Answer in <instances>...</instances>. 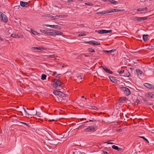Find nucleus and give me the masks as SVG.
Segmentation results:
<instances>
[{"label":"nucleus","mask_w":154,"mask_h":154,"mask_svg":"<svg viewBox=\"0 0 154 154\" xmlns=\"http://www.w3.org/2000/svg\"><path fill=\"white\" fill-rule=\"evenodd\" d=\"M60 118H54L53 119H52V120H49V121H57L58 119H59Z\"/></svg>","instance_id":"4c0bfd02"},{"label":"nucleus","mask_w":154,"mask_h":154,"mask_svg":"<svg viewBox=\"0 0 154 154\" xmlns=\"http://www.w3.org/2000/svg\"><path fill=\"white\" fill-rule=\"evenodd\" d=\"M20 5L23 7H27L29 6V5L27 2H23L21 1L20 2Z\"/></svg>","instance_id":"9d476101"},{"label":"nucleus","mask_w":154,"mask_h":154,"mask_svg":"<svg viewBox=\"0 0 154 154\" xmlns=\"http://www.w3.org/2000/svg\"><path fill=\"white\" fill-rule=\"evenodd\" d=\"M104 154H109V153L106 152H104Z\"/></svg>","instance_id":"13d9d810"},{"label":"nucleus","mask_w":154,"mask_h":154,"mask_svg":"<svg viewBox=\"0 0 154 154\" xmlns=\"http://www.w3.org/2000/svg\"><path fill=\"white\" fill-rule=\"evenodd\" d=\"M41 31L48 35H53V32H49L47 30H40Z\"/></svg>","instance_id":"423d86ee"},{"label":"nucleus","mask_w":154,"mask_h":154,"mask_svg":"<svg viewBox=\"0 0 154 154\" xmlns=\"http://www.w3.org/2000/svg\"><path fill=\"white\" fill-rule=\"evenodd\" d=\"M148 19L147 17H140V22L141 21H143L144 20H146Z\"/></svg>","instance_id":"393cba45"},{"label":"nucleus","mask_w":154,"mask_h":154,"mask_svg":"<svg viewBox=\"0 0 154 154\" xmlns=\"http://www.w3.org/2000/svg\"><path fill=\"white\" fill-rule=\"evenodd\" d=\"M105 143H107L108 144H114V143H112V142L109 143V142H106Z\"/></svg>","instance_id":"09e8293b"},{"label":"nucleus","mask_w":154,"mask_h":154,"mask_svg":"<svg viewBox=\"0 0 154 154\" xmlns=\"http://www.w3.org/2000/svg\"><path fill=\"white\" fill-rule=\"evenodd\" d=\"M102 67L103 68V69L106 72L110 74H112L113 73V72L112 71H111L109 69H107L106 66H102Z\"/></svg>","instance_id":"ddd939ff"},{"label":"nucleus","mask_w":154,"mask_h":154,"mask_svg":"<svg viewBox=\"0 0 154 154\" xmlns=\"http://www.w3.org/2000/svg\"><path fill=\"white\" fill-rule=\"evenodd\" d=\"M97 14L98 15L102 14L101 12H99L97 13Z\"/></svg>","instance_id":"3c124183"},{"label":"nucleus","mask_w":154,"mask_h":154,"mask_svg":"<svg viewBox=\"0 0 154 154\" xmlns=\"http://www.w3.org/2000/svg\"><path fill=\"white\" fill-rule=\"evenodd\" d=\"M47 75L44 74H42L41 76V79L43 80H45L46 79Z\"/></svg>","instance_id":"bb28decb"},{"label":"nucleus","mask_w":154,"mask_h":154,"mask_svg":"<svg viewBox=\"0 0 154 154\" xmlns=\"http://www.w3.org/2000/svg\"><path fill=\"white\" fill-rule=\"evenodd\" d=\"M50 27L52 28H54L55 29H59L60 27L57 25H52L50 26Z\"/></svg>","instance_id":"5701e85b"},{"label":"nucleus","mask_w":154,"mask_h":154,"mask_svg":"<svg viewBox=\"0 0 154 154\" xmlns=\"http://www.w3.org/2000/svg\"><path fill=\"white\" fill-rule=\"evenodd\" d=\"M45 26H49L50 27V26H51V25H45Z\"/></svg>","instance_id":"052dcab7"},{"label":"nucleus","mask_w":154,"mask_h":154,"mask_svg":"<svg viewBox=\"0 0 154 154\" xmlns=\"http://www.w3.org/2000/svg\"><path fill=\"white\" fill-rule=\"evenodd\" d=\"M112 147L113 149L117 150V149H118V147L114 145L112 146Z\"/></svg>","instance_id":"473e14b6"},{"label":"nucleus","mask_w":154,"mask_h":154,"mask_svg":"<svg viewBox=\"0 0 154 154\" xmlns=\"http://www.w3.org/2000/svg\"><path fill=\"white\" fill-rule=\"evenodd\" d=\"M57 72H54L53 74L52 75V76H54L55 75L57 74Z\"/></svg>","instance_id":"8fccbe9b"},{"label":"nucleus","mask_w":154,"mask_h":154,"mask_svg":"<svg viewBox=\"0 0 154 154\" xmlns=\"http://www.w3.org/2000/svg\"><path fill=\"white\" fill-rule=\"evenodd\" d=\"M102 1H103L104 2H106L107 1L106 0H102Z\"/></svg>","instance_id":"69168bd1"},{"label":"nucleus","mask_w":154,"mask_h":154,"mask_svg":"<svg viewBox=\"0 0 154 154\" xmlns=\"http://www.w3.org/2000/svg\"><path fill=\"white\" fill-rule=\"evenodd\" d=\"M84 127H85V126H84V125H83L80 126L79 127V128H77V129H79V128H81V127L82 128H84Z\"/></svg>","instance_id":"37998d69"},{"label":"nucleus","mask_w":154,"mask_h":154,"mask_svg":"<svg viewBox=\"0 0 154 154\" xmlns=\"http://www.w3.org/2000/svg\"><path fill=\"white\" fill-rule=\"evenodd\" d=\"M33 48L34 50H38L41 51H42L43 50H45L46 49V48L42 47H33Z\"/></svg>","instance_id":"dca6fc26"},{"label":"nucleus","mask_w":154,"mask_h":154,"mask_svg":"<svg viewBox=\"0 0 154 154\" xmlns=\"http://www.w3.org/2000/svg\"><path fill=\"white\" fill-rule=\"evenodd\" d=\"M84 96H82V97H81V98H84Z\"/></svg>","instance_id":"338daca9"},{"label":"nucleus","mask_w":154,"mask_h":154,"mask_svg":"<svg viewBox=\"0 0 154 154\" xmlns=\"http://www.w3.org/2000/svg\"><path fill=\"white\" fill-rule=\"evenodd\" d=\"M125 116V117H126V118H129V117H128V116Z\"/></svg>","instance_id":"774afa93"},{"label":"nucleus","mask_w":154,"mask_h":154,"mask_svg":"<svg viewBox=\"0 0 154 154\" xmlns=\"http://www.w3.org/2000/svg\"><path fill=\"white\" fill-rule=\"evenodd\" d=\"M3 13H2V12H0V17L2 16V15L3 14Z\"/></svg>","instance_id":"4d7b16f0"},{"label":"nucleus","mask_w":154,"mask_h":154,"mask_svg":"<svg viewBox=\"0 0 154 154\" xmlns=\"http://www.w3.org/2000/svg\"><path fill=\"white\" fill-rule=\"evenodd\" d=\"M144 85L146 88L150 89H154V87L153 86V85L148 83H144Z\"/></svg>","instance_id":"39448f33"},{"label":"nucleus","mask_w":154,"mask_h":154,"mask_svg":"<svg viewBox=\"0 0 154 154\" xmlns=\"http://www.w3.org/2000/svg\"><path fill=\"white\" fill-rule=\"evenodd\" d=\"M110 2L114 5H116L117 3V2L115 1L114 0H111L110 1Z\"/></svg>","instance_id":"c85d7f7f"},{"label":"nucleus","mask_w":154,"mask_h":154,"mask_svg":"<svg viewBox=\"0 0 154 154\" xmlns=\"http://www.w3.org/2000/svg\"><path fill=\"white\" fill-rule=\"evenodd\" d=\"M53 35H62L63 34V32L59 31H53Z\"/></svg>","instance_id":"2eb2a0df"},{"label":"nucleus","mask_w":154,"mask_h":154,"mask_svg":"<svg viewBox=\"0 0 154 154\" xmlns=\"http://www.w3.org/2000/svg\"><path fill=\"white\" fill-rule=\"evenodd\" d=\"M115 51V49H113L109 51H106L104 50H103V51L105 53H112L114 52Z\"/></svg>","instance_id":"a211bd4d"},{"label":"nucleus","mask_w":154,"mask_h":154,"mask_svg":"<svg viewBox=\"0 0 154 154\" xmlns=\"http://www.w3.org/2000/svg\"><path fill=\"white\" fill-rule=\"evenodd\" d=\"M137 74L139 76H143L144 74L143 72L140 69H137L136 70Z\"/></svg>","instance_id":"1a4fd4ad"},{"label":"nucleus","mask_w":154,"mask_h":154,"mask_svg":"<svg viewBox=\"0 0 154 154\" xmlns=\"http://www.w3.org/2000/svg\"><path fill=\"white\" fill-rule=\"evenodd\" d=\"M140 137L143 138L147 143H149V142L148 140H147V139H146V138H145L144 137H143V136H141V137Z\"/></svg>","instance_id":"f704fd0d"},{"label":"nucleus","mask_w":154,"mask_h":154,"mask_svg":"<svg viewBox=\"0 0 154 154\" xmlns=\"http://www.w3.org/2000/svg\"><path fill=\"white\" fill-rule=\"evenodd\" d=\"M102 14L110 13V11H103L101 12Z\"/></svg>","instance_id":"cd10ccee"},{"label":"nucleus","mask_w":154,"mask_h":154,"mask_svg":"<svg viewBox=\"0 0 154 154\" xmlns=\"http://www.w3.org/2000/svg\"><path fill=\"white\" fill-rule=\"evenodd\" d=\"M67 96V95L66 94L63 93V94L62 96L63 97H66Z\"/></svg>","instance_id":"603ef678"},{"label":"nucleus","mask_w":154,"mask_h":154,"mask_svg":"<svg viewBox=\"0 0 154 154\" xmlns=\"http://www.w3.org/2000/svg\"><path fill=\"white\" fill-rule=\"evenodd\" d=\"M146 96L152 98L154 97V94H153L152 92H148L146 94Z\"/></svg>","instance_id":"4468645a"},{"label":"nucleus","mask_w":154,"mask_h":154,"mask_svg":"<svg viewBox=\"0 0 154 154\" xmlns=\"http://www.w3.org/2000/svg\"><path fill=\"white\" fill-rule=\"evenodd\" d=\"M1 17V20H2L5 23H6L8 22V19L6 16L5 14H2Z\"/></svg>","instance_id":"6e6552de"},{"label":"nucleus","mask_w":154,"mask_h":154,"mask_svg":"<svg viewBox=\"0 0 154 154\" xmlns=\"http://www.w3.org/2000/svg\"><path fill=\"white\" fill-rule=\"evenodd\" d=\"M125 11L124 9H113V10L112 11H110V13H112V12H119V11Z\"/></svg>","instance_id":"f3484780"},{"label":"nucleus","mask_w":154,"mask_h":154,"mask_svg":"<svg viewBox=\"0 0 154 154\" xmlns=\"http://www.w3.org/2000/svg\"><path fill=\"white\" fill-rule=\"evenodd\" d=\"M61 84V82L58 79H54L51 82V85L53 87L59 90L62 88Z\"/></svg>","instance_id":"f257e3e1"},{"label":"nucleus","mask_w":154,"mask_h":154,"mask_svg":"<svg viewBox=\"0 0 154 154\" xmlns=\"http://www.w3.org/2000/svg\"><path fill=\"white\" fill-rule=\"evenodd\" d=\"M55 57V55L54 54H52L51 55H48L47 56V57L49 58H54Z\"/></svg>","instance_id":"c756f323"},{"label":"nucleus","mask_w":154,"mask_h":154,"mask_svg":"<svg viewBox=\"0 0 154 154\" xmlns=\"http://www.w3.org/2000/svg\"><path fill=\"white\" fill-rule=\"evenodd\" d=\"M148 37V35H143V39L144 42H146L147 40Z\"/></svg>","instance_id":"aec40b11"},{"label":"nucleus","mask_w":154,"mask_h":154,"mask_svg":"<svg viewBox=\"0 0 154 154\" xmlns=\"http://www.w3.org/2000/svg\"><path fill=\"white\" fill-rule=\"evenodd\" d=\"M59 91H54L53 92L54 94L55 95H58Z\"/></svg>","instance_id":"2f4dec72"},{"label":"nucleus","mask_w":154,"mask_h":154,"mask_svg":"<svg viewBox=\"0 0 154 154\" xmlns=\"http://www.w3.org/2000/svg\"><path fill=\"white\" fill-rule=\"evenodd\" d=\"M12 122H14V125H17L18 123V122L19 121L16 119H12Z\"/></svg>","instance_id":"b1692460"},{"label":"nucleus","mask_w":154,"mask_h":154,"mask_svg":"<svg viewBox=\"0 0 154 154\" xmlns=\"http://www.w3.org/2000/svg\"><path fill=\"white\" fill-rule=\"evenodd\" d=\"M24 110L25 112H26V115H30L31 116H33V115H33V114H29L26 111L25 109L24 108Z\"/></svg>","instance_id":"79ce46f5"},{"label":"nucleus","mask_w":154,"mask_h":154,"mask_svg":"<svg viewBox=\"0 0 154 154\" xmlns=\"http://www.w3.org/2000/svg\"><path fill=\"white\" fill-rule=\"evenodd\" d=\"M110 80L114 83H116L117 82L116 80L113 77H109Z\"/></svg>","instance_id":"6ab92c4d"},{"label":"nucleus","mask_w":154,"mask_h":154,"mask_svg":"<svg viewBox=\"0 0 154 154\" xmlns=\"http://www.w3.org/2000/svg\"><path fill=\"white\" fill-rule=\"evenodd\" d=\"M125 72L126 73V75L125 76H126L128 77H129L130 76V73L127 71H125Z\"/></svg>","instance_id":"c9c22d12"},{"label":"nucleus","mask_w":154,"mask_h":154,"mask_svg":"<svg viewBox=\"0 0 154 154\" xmlns=\"http://www.w3.org/2000/svg\"><path fill=\"white\" fill-rule=\"evenodd\" d=\"M117 150L119 151H121L122 150V149L118 147V149H117Z\"/></svg>","instance_id":"c03bdc74"},{"label":"nucleus","mask_w":154,"mask_h":154,"mask_svg":"<svg viewBox=\"0 0 154 154\" xmlns=\"http://www.w3.org/2000/svg\"><path fill=\"white\" fill-rule=\"evenodd\" d=\"M85 4L88 6H92L93 4L91 3H85Z\"/></svg>","instance_id":"e433bc0d"},{"label":"nucleus","mask_w":154,"mask_h":154,"mask_svg":"<svg viewBox=\"0 0 154 154\" xmlns=\"http://www.w3.org/2000/svg\"><path fill=\"white\" fill-rule=\"evenodd\" d=\"M127 98L125 97H121L119 99V103H124L126 102Z\"/></svg>","instance_id":"9b49d317"},{"label":"nucleus","mask_w":154,"mask_h":154,"mask_svg":"<svg viewBox=\"0 0 154 154\" xmlns=\"http://www.w3.org/2000/svg\"><path fill=\"white\" fill-rule=\"evenodd\" d=\"M88 52H93L95 51L94 49L91 48H89L88 49Z\"/></svg>","instance_id":"a878e982"},{"label":"nucleus","mask_w":154,"mask_h":154,"mask_svg":"<svg viewBox=\"0 0 154 154\" xmlns=\"http://www.w3.org/2000/svg\"><path fill=\"white\" fill-rule=\"evenodd\" d=\"M21 123L24 124L25 125L27 126H28V124L26 123H25V122H22Z\"/></svg>","instance_id":"de8ad7c7"},{"label":"nucleus","mask_w":154,"mask_h":154,"mask_svg":"<svg viewBox=\"0 0 154 154\" xmlns=\"http://www.w3.org/2000/svg\"><path fill=\"white\" fill-rule=\"evenodd\" d=\"M11 36L14 38H20V37L22 38L23 37V35H22L21 36L18 34H12L11 35Z\"/></svg>","instance_id":"f8f14e48"},{"label":"nucleus","mask_w":154,"mask_h":154,"mask_svg":"<svg viewBox=\"0 0 154 154\" xmlns=\"http://www.w3.org/2000/svg\"><path fill=\"white\" fill-rule=\"evenodd\" d=\"M32 33L34 35H37L38 33L34 31L33 30L31 31Z\"/></svg>","instance_id":"58836bf2"},{"label":"nucleus","mask_w":154,"mask_h":154,"mask_svg":"<svg viewBox=\"0 0 154 154\" xmlns=\"http://www.w3.org/2000/svg\"><path fill=\"white\" fill-rule=\"evenodd\" d=\"M72 0H67V2H72Z\"/></svg>","instance_id":"6e6d98bb"},{"label":"nucleus","mask_w":154,"mask_h":154,"mask_svg":"<svg viewBox=\"0 0 154 154\" xmlns=\"http://www.w3.org/2000/svg\"><path fill=\"white\" fill-rule=\"evenodd\" d=\"M2 40H3V39L2 38H0V41H2Z\"/></svg>","instance_id":"0e129e2a"},{"label":"nucleus","mask_w":154,"mask_h":154,"mask_svg":"<svg viewBox=\"0 0 154 154\" xmlns=\"http://www.w3.org/2000/svg\"><path fill=\"white\" fill-rule=\"evenodd\" d=\"M40 115V114H39L38 112H36V114L35 115L36 116H38V115Z\"/></svg>","instance_id":"5fc2aeb1"},{"label":"nucleus","mask_w":154,"mask_h":154,"mask_svg":"<svg viewBox=\"0 0 154 154\" xmlns=\"http://www.w3.org/2000/svg\"><path fill=\"white\" fill-rule=\"evenodd\" d=\"M122 68H121V69H119L117 71L118 72L119 74H122L124 72H125V70L122 69Z\"/></svg>","instance_id":"4be33fe9"},{"label":"nucleus","mask_w":154,"mask_h":154,"mask_svg":"<svg viewBox=\"0 0 154 154\" xmlns=\"http://www.w3.org/2000/svg\"><path fill=\"white\" fill-rule=\"evenodd\" d=\"M97 129V127L95 124L92 125L88 126L85 130L82 131V132H94L96 131Z\"/></svg>","instance_id":"f03ea898"},{"label":"nucleus","mask_w":154,"mask_h":154,"mask_svg":"<svg viewBox=\"0 0 154 154\" xmlns=\"http://www.w3.org/2000/svg\"><path fill=\"white\" fill-rule=\"evenodd\" d=\"M145 104L146 105H152V104L150 102H146L145 103Z\"/></svg>","instance_id":"72a5a7b5"},{"label":"nucleus","mask_w":154,"mask_h":154,"mask_svg":"<svg viewBox=\"0 0 154 154\" xmlns=\"http://www.w3.org/2000/svg\"><path fill=\"white\" fill-rule=\"evenodd\" d=\"M140 17H135L134 18V20L135 21H138L139 22H140Z\"/></svg>","instance_id":"7c9ffc66"},{"label":"nucleus","mask_w":154,"mask_h":154,"mask_svg":"<svg viewBox=\"0 0 154 154\" xmlns=\"http://www.w3.org/2000/svg\"><path fill=\"white\" fill-rule=\"evenodd\" d=\"M63 93L62 92H61L60 91H59L58 95H60V96H63Z\"/></svg>","instance_id":"a19ab883"},{"label":"nucleus","mask_w":154,"mask_h":154,"mask_svg":"<svg viewBox=\"0 0 154 154\" xmlns=\"http://www.w3.org/2000/svg\"><path fill=\"white\" fill-rule=\"evenodd\" d=\"M148 10L147 8L146 7L144 8H139L137 9V11H144V10L147 11Z\"/></svg>","instance_id":"412c9836"},{"label":"nucleus","mask_w":154,"mask_h":154,"mask_svg":"<svg viewBox=\"0 0 154 154\" xmlns=\"http://www.w3.org/2000/svg\"><path fill=\"white\" fill-rule=\"evenodd\" d=\"M85 42L88 43L90 44H92L93 45H98L100 44V43H99L98 42L95 41H91L88 42Z\"/></svg>","instance_id":"0eeeda50"},{"label":"nucleus","mask_w":154,"mask_h":154,"mask_svg":"<svg viewBox=\"0 0 154 154\" xmlns=\"http://www.w3.org/2000/svg\"><path fill=\"white\" fill-rule=\"evenodd\" d=\"M53 143L55 145H56V143H55V142H53Z\"/></svg>","instance_id":"e2e57ef3"},{"label":"nucleus","mask_w":154,"mask_h":154,"mask_svg":"<svg viewBox=\"0 0 154 154\" xmlns=\"http://www.w3.org/2000/svg\"><path fill=\"white\" fill-rule=\"evenodd\" d=\"M122 90L124 93V94L127 96L131 94V92L130 90L126 87H122Z\"/></svg>","instance_id":"7ed1b4c3"},{"label":"nucleus","mask_w":154,"mask_h":154,"mask_svg":"<svg viewBox=\"0 0 154 154\" xmlns=\"http://www.w3.org/2000/svg\"><path fill=\"white\" fill-rule=\"evenodd\" d=\"M143 100L145 102V103L147 101V100H146L145 98H143Z\"/></svg>","instance_id":"a18cd8bd"},{"label":"nucleus","mask_w":154,"mask_h":154,"mask_svg":"<svg viewBox=\"0 0 154 154\" xmlns=\"http://www.w3.org/2000/svg\"><path fill=\"white\" fill-rule=\"evenodd\" d=\"M86 34H85L84 33H82L81 34H80L78 35L79 36H85Z\"/></svg>","instance_id":"ea45409f"},{"label":"nucleus","mask_w":154,"mask_h":154,"mask_svg":"<svg viewBox=\"0 0 154 154\" xmlns=\"http://www.w3.org/2000/svg\"><path fill=\"white\" fill-rule=\"evenodd\" d=\"M137 103H138H138H139V102H140V100H137Z\"/></svg>","instance_id":"680f3d73"},{"label":"nucleus","mask_w":154,"mask_h":154,"mask_svg":"<svg viewBox=\"0 0 154 154\" xmlns=\"http://www.w3.org/2000/svg\"><path fill=\"white\" fill-rule=\"evenodd\" d=\"M59 75H60L59 74H58L57 76H56V78H57V77L59 78L60 77Z\"/></svg>","instance_id":"bf43d9fd"},{"label":"nucleus","mask_w":154,"mask_h":154,"mask_svg":"<svg viewBox=\"0 0 154 154\" xmlns=\"http://www.w3.org/2000/svg\"><path fill=\"white\" fill-rule=\"evenodd\" d=\"M91 107L92 108V109H97V107L94 106H93V107Z\"/></svg>","instance_id":"49530a36"},{"label":"nucleus","mask_w":154,"mask_h":154,"mask_svg":"<svg viewBox=\"0 0 154 154\" xmlns=\"http://www.w3.org/2000/svg\"><path fill=\"white\" fill-rule=\"evenodd\" d=\"M78 78L79 79H82V78L81 76H79L78 77Z\"/></svg>","instance_id":"864d4df0"},{"label":"nucleus","mask_w":154,"mask_h":154,"mask_svg":"<svg viewBox=\"0 0 154 154\" xmlns=\"http://www.w3.org/2000/svg\"><path fill=\"white\" fill-rule=\"evenodd\" d=\"M112 32L111 30H96L95 32H97L98 33L100 34L107 33L109 32Z\"/></svg>","instance_id":"20e7f679"}]
</instances>
